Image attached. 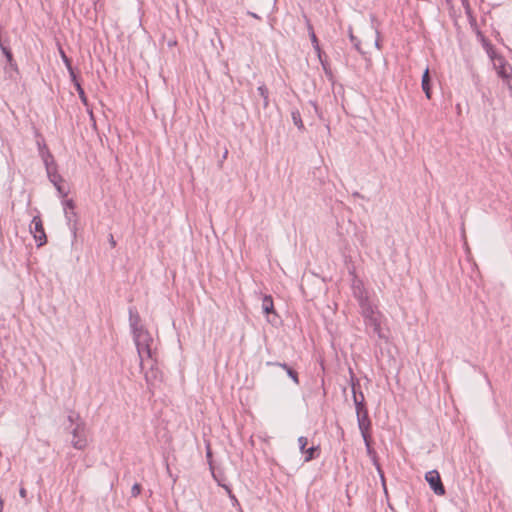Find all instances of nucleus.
<instances>
[{
	"label": "nucleus",
	"instance_id": "31",
	"mask_svg": "<svg viewBox=\"0 0 512 512\" xmlns=\"http://www.w3.org/2000/svg\"><path fill=\"white\" fill-rule=\"evenodd\" d=\"M109 243L111 244L112 247L116 246V241L114 240V237L112 234H110V236H109Z\"/></svg>",
	"mask_w": 512,
	"mask_h": 512
},
{
	"label": "nucleus",
	"instance_id": "2",
	"mask_svg": "<svg viewBox=\"0 0 512 512\" xmlns=\"http://www.w3.org/2000/svg\"><path fill=\"white\" fill-rule=\"evenodd\" d=\"M76 419L77 423L71 432L73 436L71 444L75 449L83 450L88 445L86 436V424L79 415H76Z\"/></svg>",
	"mask_w": 512,
	"mask_h": 512
},
{
	"label": "nucleus",
	"instance_id": "19",
	"mask_svg": "<svg viewBox=\"0 0 512 512\" xmlns=\"http://www.w3.org/2000/svg\"><path fill=\"white\" fill-rule=\"evenodd\" d=\"M371 33L372 34H375L376 37L373 39V37H371L370 39H365V44L366 45H374L376 48H380V45H379V39H378V31L376 30H373L371 29Z\"/></svg>",
	"mask_w": 512,
	"mask_h": 512
},
{
	"label": "nucleus",
	"instance_id": "14",
	"mask_svg": "<svg viewBox=\"0 0 512 512\" xmlns=\"http://www.w3.org/2000/svg\"><path fill=\"white\" fill-rule=\"evenodd\" d=\"M276 365L282 367L283 369L286 370L288 376L294 381L295 384H298L299 383V380H298V374L295 370H293L292 368H290L287 364L285 363H276Z\"/></svg>",
	"mask_w": 512,
	"mask_h": 512
},
{
	"label": "nucleus",
	"instance_id": "16",
	"mask_svg": "<svg viewBox=\"0 0 512 512\" xmlns=\"http://www.w3.org/2000/svg\"><path fill=\"white\" fill-rule=\"evenodd\" d=\"M318 450H319V447H318V446H312V447H310V448L306 449V450L304 451V453H303V454H305V459H304V461H305V462H309V461H311L312 459H314V458H315V452H317Z\"/></svg>",
	"mask_w": 512,
	"mask_h": 512
},
{
	"label": "nucleus",
	"instance_id": "38",
	"mask_svg": "<svg viewBox=\"0 0 512 512\" xmlns=\"http://www.w3.org/2000/svg\"><path fill=\"white\" fill-rule=\"evenodd\" d=\"M207 456L210 457L211 456V452L208 450L207 452Z\"/></svg>",
	"mask_w": 512,
	"mask_h": 512
},
{
	"label": "nucleus",
	"instance_id": "25",
	"mask_svg": "<svg viewBox=\"0 0 512 512\" xmlns=\"http://www.w3.org/2000/svg\"><path fill=\"white\" fill-rule=\"evenodd\" d=\"M60 54H61V57H62V60L63 62L65 63L66 67L68 70H71V61L70 59L66 56V54L64 53L63 50H60Z\"/></svg>",
	"mask_w": 512,
	"mask_h": 512
},
{
	"label": "nucleus",
	"instance_id": "35",
	"mask_svg": "<svg viewBox=\"0 0 512 512\" xmlns=\"http://www.w3.org/2000/svg\"><path fill=\"white\" fill-rule=\"evenodd\" d=\"M248 15H250V16L256 18V19L260 18L256 13H253V12H250V11L248 12Z\"/></svg>",
	"mask_w": 512,
	"mask_h": 512
},
{
	"label": "nucleus",
	"instance_id": "15",
	"mask_svg": "<svg viewBox=\"0 0 512 512\" xmlns=\"http://www.w3.org/2000/svg\"><path fill=\"white\" fill-rule=\"evenodd\" d=\"M349 38L351 40V42L353 43L355 49L360 52L361 54H365L366 52L363 50V48L361 47V41L357 39V37L354 36L353 34V30L352 28L350 27L349 28Z\"/></svg>",
	"mask_w": 512,
	"mask_h": 512
},
{
	"label": "nucleus",
	"instance_id": "3",
	"mask_svg": "<svg viewBox=\"0 0 512 512\" xmlns=\"http://www.w3.org/2000/svg\"><path fill=\"white\" fill-rule=\"evenodd\" d=\"M359 306L361 308V313L365 319V323L367 325L373 327L374 332L377 333L379 335V337H381L380 321H379L377 313L375 312V309L372 306V304L370 303V301L368 300V301L362 302L359 304Z\"/></svg>",
	"mask_w": 512,
	"mask_h": 512
},
{
	"label": "nucleus",
	"instance_id": "32",
	"mask_svg": "<svg viewBox=\"0 0 512 512\" xmlns=\"http://www.w3.org/2000/svg\"><path fill=\"white\" fill-rule=\"evenodd\" d=\"M222 487L225 489V491L227 492L228 495H231L232 491L231 489L229 488V486L227 485H222Z\"/></svg>",
	"mask_w": 512,
	"mask_h": 512
},
{
	"label": "nucleus",
	"instance_id": "33",
	"mask_svg": "<svg viewBox=\"0 0 512 512\" xmlns=\"http://www.w3.org/2000/svg\"><path fill=\"white\" fill-rule=\"evenodd\" d=\"M19 493H20L21 497H23V498L26 497V490L24 488H21Z\"/></svg>",
	"mask_w": 512,
	"mask_h": 512
},
{
	"label": "nucleus",
	"instance_id": "5",
	"mask_svg": "<svg viewBox=\"0 0 512 512\" xmlns=\"http://www.w3.org/2000/svg\"><path fill=\"white\" fill-rule=\"evenodd\" d=\"M425 480L428 482L430 488L434 491V493L436 495L442 496L445 494V488L442 484V481H441L438 471H436V470L428 471L425 474Z\"/></svg>",
	"mask_w": 512,
	"mask_h": 512
},
{
	"label": "nucleus",
	"instance_id": "29",
	"mask_svg": "<svg viewBox=\"0 0 512 512\" xmlns=\"http://www.w3.org/2000/svg\"><path fill=\"white\" fill-rule=\"evenodd\" d=\"M505 83L509 89V91L511 92V95H512V76L509 77L507 80H505Z\"/></svg>",
	"mask_w": 512,
	"mask_h": 512
},
{
	"label": "nucleus",
	"instance_id": "6",
	"mask_svg": "<svg viewBox=\"0 0 512 512\" xmlns=\"http://www.w3.org/2000/svg\"><path fill=\"white\" fill-rule=\"evenodd\" d=\"M30 230L31 232H34V238L38 242V246H42L46 243L47 238L40 217L35 216L32 219Z\"/></svg>",
	"mask_w": 512,
	"mask_h": 512
},
{
	"label": "nucleus",
	"instance_id": "17",
	"mask_svg": "<svg viewBox=\"0 0 512 512\" xmlns=\"http://www.w3.org/2000/svg\"><path fill=\"white\" fill-rule=\"evenodd\" d=\"M55 168L51 170V177L50 178V181L55 185V187L57 188V190L60 192V193H63L62 192V188L61 186L59 185V181H61V177L60 175H58L55 171Z\"/></svg>",
	"mask_w": 512,
	"mask_h": 512
},
{
	"label": "nucleus",
	"instance_id": "7",
	"mask_svg": "<svg viewBox=\"0 0 512 512\" xmlns=\"http://www.w3.org/2000/svg\"><path fill=\"white\" fill-rule=\"evenodd\" d=\"M351 386H352V393H353V402L356 406V412L357 411L364 412V410H367L365 408V404H364V395L362 392L357 393V388L360 387L359 382L354 381V379L352 378Z\"/></svg>",
	"mask_w": 512,
	"mask_h": 512
},
{
	"label": "nucleus",
	"instance_id": "20",
	"mask_svg": "<svg viewBox=\"0 0 512 512\" xmlns=\"http://www.w3.org/2000/svg\"><path fill=\"white\" fill-rule=\"evenodd\" d=\"M258 92L260 96L263 98L264 107L268 106V89L265 85H261L258 87Z\"/></svg>",
	"mask_w": 512,
	"mask_h": 512
},
{
	"label": "nucleus",
	"instance_id": "9",
	"mask_svg": "<svg viewBox=\"0 0 512 512\" xmlns=\"http://www.w3.org/2000/svg\"><path fill=\"white\" fill-rule=\"evenodd\" d=\"M353 295L358 300V303L368 301L367 292L361 281L355 280L352 285Z\"/></svg>",
	"mask_w": 512,
	"mask_h": 512
},
{
	"label": "nucleus",
	"instance_id": "27",
	"mask_svg": "<svg viewBox=\"0 0 512 512\" xmlns=\"http://www.w3.org/2000/svg\"><path fill=\"white\" fill-rule=\"evenodd\" d=\"M69 71V74H70V77H71V80L73 81L74 85L76 86V82H78L77 78H76V75L74 73V70L73 68L71 67V70H68Z\"/></svg>",
	"mask_w": 512,
	"mask_h": 512
},
{
	"label": "nucleus",
	"instance_id": "34",
	"mask_svg": "<svg viewBox=\"0 0 512 512\" xmlns=\"http://www.w3.org/2000/svg\"><path fill=\"white\" fill-rule=\"evenodd\" d=\"M66 206L72 209L74 207L72 200H68Z\"/></svg>",
	"mask_w": 512,
	"mask_h": 512
},
{
	"label": "nucleus",
	"instance_id": "12",
	"mask_svg": "<svg viewBox=\"0 0 512 512\" xmlns=\"http://www.w3.org/2000/svg\"><path fill=\"white\" fill-rule=\"evenodd\" d=\"M262 310L265 314H270L274 312L273 299L270 295H266L263 297Z\"/></svg>",
	"mask_w": 512,
	"mask_h": 512
},
{
	"label": "nucleus",
	"instance_id": "28",
	"mask_svg": "<svg viewBox=\"0 0 512 512\" xmlns=\"http://www.w3.org/2000/svg\"><path fill=\"white\" fill-rule=\"evenodd\" d=\"M76 415H77V414H76V413H74V412L70 413V414L68 415V420H69V422H71V423H74V422H75V423H77Z\"/></svg>",
	"mask_w": 512,
	"mask_h": 512
},
{
	"label": "nucleus",
	"instance_id": "13",
	"mask_svg": "<svg viewBox=\"0 0 512 512\" xmlns=\"http://www.w3.org/2000/svg\"><path fill=\"white\" fill-rule=\"evenodd\" d=\"M42 158H43V162L46 166L47 174L49 177H51V170L55 168V167H52L53 157L48 151H46V152H42Z\"/></svg>",
	"mask_w": 512,
	"mask_h": 512
},
{
	"label": "nucleus",
	"instance_id": "26",
	"mask_svg": "<svg viewBox=\"0 0 512 512\" xmlns=\"http://www.w3.org/2000/svg\"><path fill=\"white\" fill-rule=\"evenodd\" d=\"M69 71V74H70V77H71V80L73 81L74 85L76 86V82H78L77 78H76V75L74 73V70L73 68L71 67V70H68Z\"/></svg>",
	"mask_w": 512,
	"mask_h": 512
},
{
	"label": "nucleus",
	"instance_id": "22",
	"mask_svg": "<svg viewBox=\"0 0 512 512\" xmlns=\"http://www.w3.org/2000/svg\"><path fill=\"white\" fill-rule=\"evenodd\" d=\"M76 90L79 94V97L81 99V101L87 105V98H86V95H85V92L83 90V88L81 87L80 83L79 82H76Z\"/></svg>",
	"mask_w": 512,
	"mask_h": 512
},
{
	"label": "nucleus",
	"instance_id": "24",
	"mask_svg": "<svg viewBox=\"0 0 512 512\" xmlns=\"http://www.w3.org/2000/svg\"><path fill=\"white\" fill-rule=\"evenodd\" d=\"M141 493V485L135 483L131 488V494L133 497H137Z\"/></svg>",
	"mask_w": 512,
	"mask_h": 512
},
{
	"label": "nucleus",
	"instance_id": "4",
	"mask_svg": "<svg viewBox=\"0 0 512 512\" xmlns=\"http://www.w3.org/2000/svg\"><path fill=\"white\" fill-rule=\"evenodd\" d=\"M357 421H358V427L361 431L363 440H364L366 448H367V452H368V454H371L372 448H371V444H370V435L368 433L370 426H371V421L368 417V411L367 410H364V412L357 411Z\"/></svg>",
	"mask_w": 512,
	"mask_h": 512
},
{
	"label": "nucleus",
	"instance_id": "37",
	"mask_svg": "<svg viewBox=\"0 0 512 512\" xmlns=\"http://www.w3.org/2000/svg\"><path fill=\"white\" fill-rule=\"evenodd\" d=\"M227 154H228V152L225 151V153L223 154V157L226 158Z\"/></svg>",
	"mask_w": 512,
	"mask_h": 512
},
{
	"label": "nucleus",
	"instance_id": "1",
	"mask_svg": "<svg viewBox=\"0 0 512 512\" xmlns=\"http://www.w3.org/2000/svg\"><path fill=\"white\" fill-rule=\"evenodd\" d=\"M133 338L140 360V368L144 373L146 382L148 384H154L159 375V371L155 367L156 359L154 358V352L152 349L154 340L151 334L145 328L135 330V333H133Z\"/></svg>",
	"mask_w": 512,
	"mask_h": 512
},
{
	"label": "nucleus",
	"instance_id": "23",
	"mask_svg": "<svg viewBox=\"0 0 512 512\" xmlns=\"http://www.w3.org/2000/svg\"><path fill=\"white\" fill-rule=\"evenodd\" d=\"M298 444L300 451L304 453V451L306 450V446L308 444V439L304 436H301L298 438Z\"/></svg>",
	"mask_w": 512,
	"mask_h": 512
},
{
	"label": "nucleus",
	"instance_id": "30",
	"mask_svg": "<svg viewBox=\"0 0 512 512\" xmlns=\"http://www.w3.org/2000/svg\"><path fill=\"white\" fill-rule=\"evenodd\" d=\"M228 496L232 500V503L234 506H239V502L233 493H231V495H228Z\"/></svg>",
	"mask_w": 512,
	"mask_h": 512
},
{
	"label": "nucleus",
	"instance_id": "21",
	"mask_svg": "<svg viewBox=\"0 0 512 512\" xmlns=\"http://www.w3.org/2000/svg\"><path fill=\"white\" fill-rule=\"evenodd\" d=\"M307 24H308V29L310 31L311 41H312L315 49L317 51H319L320 49H319V45H318V40H317V37H316V35H315L314 31H313V28H312L311 24L309 23V20H307Z\"/></svg>",
	"mask_w": 512,
	"mask_h": 512
},
{
	"label": "nucleus",
	"instance_id": "11",
	"mask_svg": "<svg viewBox=\"0 0 512 512\" xmlns=\"http://www.w3.org/2000/svg\"><path fill=\"white\" fill-rule=\"evenodd\" d=\"M422 89L428 99L431 98V86H430V76L429 69L426 68L423 76H422Z\"/></svg>",
	"mask_w": 512,
	"mask_h": 512
},
{
	"label": "nucleus",
	"instance_id": "8",
	"mask_svg": "<svg viewBox=\"0 0 512 512\" xmlns=\"http://www.w3.org/2000/svg\"><path fill=\"white\" fill-rule=\"evenodd\" d=\"M497 61L498 64L495 65L497 74L505 81L512 76V67L508 65L502 57H499Z\"/></svg>",
	"mask_w": 512,
	"mask_h": 512
},
{
	"label": "nucleus",
	"instance_id": "36",
	"mask_svg": "<svg viewBox=\"0 0 512 512\" xmlns=\"http://www.w3.org/2000/svg\"><path fill=\"white\" fill-rule=\"evenodd\" d=\"M2 509H3V502H2V500H0V512H2Z\"/></svg>",
	"mask_w": 512,
	"mask_h": 512
},
{
	"label": "nucleus",
	"instance_id": "10",
	"mask_svg": "<svg viewBox=\"0 0 512 512\" xmlns=\"http://www.w3.org/2000/svg\"><path fill=\"white\" fill-rule=\"evenodd\" d=\"M140 316L137 310L134 307L129 308V324L132 330V333H135V330L143 329L144 326L140 324Z\"/></svg>",
	"mask_w": 512,
	"mask_h": 512
},
{
	"label": "nucleus",
	"instance_id": "18",
	"mask_svg": "<svg viewBox=\"0 0 512 512\" xmlns=\"http://www.w3.org/2000/svg\"><path fill=\"white\" fill-rule=\"evenodd\" d=\"M291 116H292L293 123L299 129H302L303 128V122H302V119H301L300 112L298 110H294V111H292Z\"/></svg>",
	"mask_w": 512,
	"mask_h": 512
}]
</instances>
